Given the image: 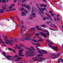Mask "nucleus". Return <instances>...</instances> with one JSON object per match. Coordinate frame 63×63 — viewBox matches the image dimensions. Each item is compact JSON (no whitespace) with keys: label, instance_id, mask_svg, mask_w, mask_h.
Wrapping results in <instances>:
<instances>
[{"label":"nucleus","instance_id":"38","mask_svg":"<svg viewBox=\"0 0 63 63\" xmlns=\"http://www.w3.org/2000/svg\"><path fill=\"white\" fill-rule=\"evenodd\" d=\"M16 10V9H10L9 10V11H13L14 10Z\"/></svg>","mask_w":63,"mask_h":63},{"label":"nucleus","instance_id":"46","mask_svg":"<svg viewBox=\"0 0 63 63\" xmlns=\"http://www.w3.org/2000/svg\"><path fill=\"white\" fill-rule=\"evenodd\" d=\"M32 13H33V12H34V9L33 8H32Z\"/></svg>","mask_w":63,"mask_h":63},{"label":"nucleus","instance_id":"40","mask_svg":"<svg viewBox=\"0 0 63 63\" xmlns=\"http://www.w3.org/2000/svg\"><path fill=\"white\" fill-rule=\"evenodd\" d=\"M38 52L39 53H42V52H41V51L40 50H39Z\"/></svg>","mask_w":63,"mask_h":63},{"label":"nucleus","instance_id":"6","mask_svg":"<svg viewBox=\"0 0 63 63\" xmlns=\"http://www.w3.org/2000/svg\"><path fill=\"white\" fill-rule=\"evenodd\" d=\"M39 33L40 34H42V36H43L44 37H45V38H46L47 36L44 34V33H43V32H39Z\"/></svg>","mask_w":63,"mask_h":63},{"label":"nucleus","instance_id":"34","mask_svg":"<svg viewBox=\"0 0 63 63\" xmlns=\"http://www.w3.org/2000/svg\"><path fill=\"white\" fill-rule=\"evenodd\" d=\"M31 37V36H29V35H28L27 36V38H28L29 39H28V40H30V38H29V37Z\"/></svg>","mask_w":63,"mask_h":63},{"label":"nucleus","instance_id":"21","mask_svg":"<svg viewBox=\"0 0 63 63\" xmlns=\"http://www.w3.org/2000/svg\"><path fill=\"white\" fill-rule=\"evenodd\" d=\"M47 16L49 18V19L51 18V16L49 15H47Z\"/></svg>","mask_w":63,"mask_h":63},{"label":"nucleus","instance_id":"32","mask_svg":"<svg viewBox=\"0 0 63 63\" xmlns=\"http://www.w3.org/2000/svg\"><path fill=\"white\" fill-rule=\"evenodd\" d=\"M12 6L11 5L10 6V7H8V9H12L13 7H12Z\"/></svg>","mask_w":63,"mask_h":63},{"label":"nucleus","instance_id":"58","mask_svg":"<svg viewBox=\"0 0 63 63\" xmlns=\"http://www.w3.org/2000/svg\"><path fill=\"white\" fill-rule=\"evenodd\" d=\"M49 12L51 14H52V12L51 11H49Z\"/></svg>","mask_w":63,"mask_h":63},{"label":"nucleus","instance_id":"24","mask_svg":"<svg viewBox=\"0 0 63 63\" xmlns=\"http://www.w3.org/2000/svg\"><path fill=\"white\" fill-rule=\"evenodd\" d=\"M44 4H40V6L41 7H44Z\"/></svg>","mask_w":63,"mask_h":63},{"label":"nucleus","instance_id":"39","mask_svg":"<svg viewBox=\"0 0 63 63\" xmlns=\"http://www.w3.org/2000/svg\"><path fill=\"white\" fill-rule=\"evenodd\" d=\"M42 39H43V38H40V39H39V40H38V41H40V42H41V41H42V40H41Z\"/></svg>","mask_w":63,"mask_h":63},{"label":"nucleus","instance_id":"43","mask_svg":"<svg viewBox=\"0 0 63 63\" xmlns=\"http://www.w3.org/2000/svg\"><path fill=\"white\" fill-rule=\"evenodd\" d=\"M21 9L22 11H23V10H24V8H21Z\"/></svg>","mask_w":63,"mask_h":63},{"label":"nucleus","instance_id":"55","mask_svg":"<svg viewBox=\"0 0 63 63\" xmlns=\"http://www.w3.org/2000/svg\"><path fill=\"white\" fill-rule=\"evenodd\" d=\"M21 27L23 28H24V26H23V25H22L21 26Z\"/></svg>","mask_w":63,"mask_h":63},{"label":"nucleus","instance_id":"9","mask_svg":"<svg viewBox=\"0 0 63 63\" xmlns=\"http://www.w3.org/2000/svg\"><path fill=\"white\" fill-rule=\"evenodd\" d=\"M53 48L54 49V50H56V51H57V50H58V47L57 46L55 47V46H53Z\"/></svg>","mask_w":63,"mask_h":63},{"label":"nucleus","instance_id":"42","mask_svg":"<svg viewBox=\"0 0 63 63\" xmlns=\"http://www.w3.org/2000/svg\"><path fill=\"white\" fill-rule=\"evenodd\" d=\"M22 58L21 57H19L18 58V59H22Z\"/></svg>","mask_w":63,"mask_h":63},{"label":"nucleus","instance_id":"1","mask_svg":"<svg viewBox=\"0 0 63 63\" xmlns=\"http://www.w3.org/2000/svg\"><path fill=\"white\" fill-rule=\"evenodd\" d=\"M26 48L27 49H29L30 50V51H25V52L26 54L28 55H30L31 54H33L34 52V51H33L32 49L29 48L28 47Z\"/></svg>","mask_w":63,"mask_h":63},{"label":"nucleus","instance_id":"51","mask_svg":"<svg viewBox=\"0 0 63 63\" xmlns=\"http://www.w3.org/2000/svg\"><path fill=\"white\" fill-rule=\"evenodd\" d=\"M30 18L31 20H32V19H33V18H32V17H30Z\"/></svg>","mask_w":63,"mask_h":63},{"label":"nucleus","instance_id":"23","mask_svg":"<svg viewBox=\"0 0 63 63\" xmlns=\"http://www.w3.org/2000/svg\"><path fill=\"white\" fill-rule=\"evenodd\" d=\"M42 11H44V10H45V11H47V9H46L45 8H42Z\"/></svg>","mask_w":63,"mask_h":63},{"label":"nucleus","instance_id":"33","mask_svg":"<svg viewBox=\"0 0 63 63\" xmlns=\"http://www.w3.org/2000/svg\"><path fill=\"white\" fill-rule=\"evenodd\" d=\"M18 56L16 55L14 57V58H16V57H18Z\"/></svg>","mask_w":63,"mask_h":63},{"label":"nucleus","instance_id":"10","mask_svg":"<svg viewBox=\"0 0 63 63\" xmlns=\"http://www.w3.org/2000/svg\"><path fill=\"white\" fill-rule=\"evenodd\" d=\"M36 15L34 13H32V14L30 15V16H32V17H35V16Z\"/></svg>","mask_w":63,"mask_h":63},{"label":"nucleus","instance_id":"14","mask_svg":"<svg viewBox=\"0 0 63 63\" xmlns=\"http://www.w3.org/2000/svg\"><path fill=\"white\" fill-rule=\"evenodd\" d=\"M42 51H43V52L44 53H45V54H47V52L45 50H42Z\"/></svg>","mask_w":63,"mask_h":63},{"label":"nucleus","instance_id":"56","mask_svg":"<svg viewBox=\"0 0 63 63\" xmlns=\"http://www.w3.org/2000/svg\"><path fill=\"white\" fill-rule=\"evenodd\" d=\"M25 12L26 13H28V11H26V10L25 11Z\"/></svg>","mask_w":63,"mask_h":63},{"label":"nucleus","instance_id":"3","mask_svg":"<svg viewBox=\"0 0 63 63\" xmlns=\"http://www.w3.org/2000/svg\"><path fill=\"white\" fill-rule=\"evenodd\" d=\"M6 58L7 59H8L9 60H13V57L9 55H7L5 56Z\"/></svg>","mask_w":63,"mask_h":63},{"label":"nucleus","instance_id":"18","mask_svg":"<svg viewBox=\"0 0 63 63\" xmlns=\"http://www.w3.org/2000/svg\"><path fill=\"white\" fill-rule=\"evenodd\" d=\"M25 8H27L28 9H30V7H29V6L27 5L26 6H25Z\"/></svg>","mask_w":63,"mask_h":63},{"label":"nucleus","instance_id":"52","mask_svg":"<svg viewBox=\"0 0 63 63\" xmlns=\"http://www.w3.org/2000/svg\"><path fill=\"white\" fill-rule=\"evenodd\" d=\"M17 19L18 20V21H20V20H19V18H17Z\"/></svg>","mask_w":63,"mask_h":63},{"label":"nucleus","instance_id":"35","mask_svg":"<svg viewBox=\"0 0 63 63\" xmlns=\"http://www.w3.org/2000/svg\"><path fill=\"white\" fill-rule=\"evenodd\" d=\"M42 60H41V61H44L45 60V58H42V59H41Z\"/></svg>","mask_w":63,"mask_h":63},{"label":"nucleus","instance_id":"11","mask_svg":"<svg viewBox=\"0 0 63 63\" xmlns=\"http://www.w3.org/2000/svg\"><path fill=\"white\" fill-rule=\"evenodd\" d=\"M37 7H38L39 11H40V12H41V13L43 15H44V13H43V11H42V10H41V9L40 8V7H39V5H38L37 4Z\"/></svg>","mask_w":63,"mask_h":63},{"label":"nucleus","instance_id":"27","mask_svg":"<svg viewBox=\"0 0 63 63\" xmlns=\"http://www.w3.org/2000/svg\"><path fill=\"white\" fill-rule=\"evenodd\" d=\"M23 51V50H22V49H21V50L19 51V52L21 53V52H22V51Z\"/></svg>","mask_w":63,"mask_h":63},{"label":"nucleus","instance_id":"16","mask_svg":"<svg viewBox=\"0 0 63 63\" xmlns=\"http://www.w3.org/2000/svg\"><path fill=\"white\" fill-rule=\"evenodd\" d=\"M36 28L38 30H41V29L39 28L38 26H36Z\"/></svg>","mask_w":63,"mask_h":63},{"label":"nucleus","instance_id":"44","mask_svg":"<svg viewBox=\"0 0 63 63\" xmlns=\"http://www.w3.org/2000/svg\"><path fill=\"white\" fill-rule=\"evenodd\" d=\"M49 29L50 30H52L53 31H55V30H53V29H51L50 28V29Z\"/></svg>","mask_w":63,"mask_h":63},{"label":"nucleus","instance_id":"63","mask_svg":"<svg viewBox=\"0 0 63 63\" xmlns=\"http://www.w3.org/2000/svg\"><path fill=\"white\" fill-rule=\"evenodd\" d=\"M59 15H57V17H59Z\"/></svg>","mask_w":63,"mask_h":63},{"label":"nucleus","instance_id":"31","mask_svg":"<svg viewBox=\"0 0 63 63\" xmlns=\"http://www.w3.org/2000/svg\"><path fill=\"white\" fill-rule=\"evenodd\" d=\"M32 41L34 42H36V43H37V41H36L34 39H32Z\"/></svg>","mask_w":63,"mask_h":63},{"label":"nucleus","instance_id":"19","mask_svg":"<svg viewBox=\"0 0 63 63\" xmlns=\"http://www.w3.org/2000/svg\"><path fill=\"white\" fill-rule=\"evenodd\" d=\"M43 55L42 54H38L37 55V57H39L40 56H42Z\"/></svg>","mask_w":63,"mask_h":63},{"label":"nucleus","instance_id":"29","mask_svg":"<svg viewBox=\"0 0 63 63\" xmlns=\"http://www.w3.org/2000/svg\"><path fill=\"white\" fill-rule=\"evenodd\" d=\"M41 26L42 27H46V25H42Z\"/></svg>","mask_w":63,"mask_h":63},{"label":"nucleus","instance_id":"8","mask_svg":"<svg viewBox=\"0 0 63 63\" xmlns=\"http://www.w3.org/2000/svg\"><path fill=\"white\" fill-rule=\"evenodd\" d=\"M57 61H59L58 62V63H59L60 62H63V60L62 58H60Z\"/></svg>","mask_w":63,"mask_h":63},{"label":"nucleus","instance_id":"25","mask_svg":"<svg viewBox=\"0 0 63 63\" xmlns=\"http://www.w3.org/2000/svg\"><path fill=\"white\" fill-rule=\"evenodd\" d=\"M1 1L3 3H5L6 2V0H1Z\"/></svg>","mask_w":63,"mask_h":63},{"label":"nucleus","instance_id":"12","mask_svg":"<svg viewBox=\"0 0 63 63\" xmlns=\"http://www.w3.org/2000/svg\"><path fill=\"white\" fill-rule=\"evenodd\" d=\"M35 55H36V54H33L32 55H30L28 56V55L26 56V57H28L29 56H30V57H32V56H35Z\"/></svg>","mask_w":63,"mask_h":63},{"label":"nucleus","instance_id":"2","mask_svg":"<svg viewBox=\"0 0 63 63\" xmlns=\"http://www.w3.org/2000/svg\"><path fill=\"white\" fill-rule=\"evenodd\" d=\"M17 41V40H16V39H15L14 40H8L6 41V42L5 43L6 44H9L10 43H13L14 42H16Z\"/></svg>","mask_w":63,"mask_h":63},{"label":"nucleus","instance_id":"49","mask_svg":"<svg viewBox=\"0 0 63 63\" xmlns=\"http://www.w3.org/2000/svg\"><path fill=\"white\" fill-rule=\"evenodd\" d=\"M51 15V16H54V14H52Z\"/></svg>","mask_w":63,"mask_h":63},{"label":"nucleus","instance_id":"7","mask_svg":"<svg viewBox=\"0 0 63 63\" xmlns=\"http://www.w3.org/2000/svg\"><path fill=\"white\" fill-rule=\"evenodd\" d=\"M29 38L28 37H25L24 38H22L20 39V40L21 41H23L24 40H26V41H27L29 40Z\"/></svg>","mask_w":63,"mask_h":63},{"label":"nucleus","instance_id":"54","mask_svg":"<svg viewBox=\"0 0 63 63\" xmlns=\"http://www.w3.org/2000/svg\"><path fill=\"white\" fill-rule=\"evenodd\" d=\"M60 54H58L57 55V56H59V55H60Z\"/></svg>","mask_w":63,"mask_h":63},{"label":"nucleus","instance_id":"37","mask_svg":"<svg viewBox=\"0 0 63 63\" xmlns=\"http://www.w3.org/2000/svg\"><path fill=\"white\" fill-rule=\"evenodd\" d=\"M52 25H53V26H54V27H55V28H57V26H55V25H54V24H52Z\"/></svg>","mask_w":63,"mask_h":63},{"label":"nucleus","instance_id":"60","mask_svg":"<svg viewBox=\"0 0 63 63\" xmlns=\"http://www.w3.org/2000/svg\"><path fill=\"white\" fill-rule=\"evenodd\" d=\"M36 35L37 36V37H39V35H38V34L37 33H36Z\"/></svg>","mask_w":63,"mask_h":63},{"label":"nucleus","instance_id":"30","mask_svg":"<svg viewBox=\"0 0 63 63\" xmlns=\"http://www.w3.org/2000/svg\"><path fill=\"white\" fill-rule=\"evenodd\" d=\"M3 55H4V56H6V53L5 52H2Z\"/></svg>","mask_w":63,"mask_h":63},{"label":"nucleus","instance_id":"62","mask_svg":"<svg viewBox=\"0 0 63 63\" xmlns=\"http://www.w3.org/2000/svg\"><path fill=\"white\" fill-rule=\"evenodd\" d=\"M15 4H13L11 5L12 6H15Z\"/></svg>","mask_w":63,"mask_h":63},{"label":"nucleus","instance_id":"28","mask_svg":"<svg viewBox=\"0 0 63 63\" xmlns=\"http://www.w3.org/2000/svg\"><path fill=\"white\" fill-rule=\"evenodd\" d=\"M8 49L10 51H12L13 50V49L9 48H8Z\"/></svg>","mask_w":63,"mask_h":63},{"label":"nucleus","instance_id":"50","mask_svg":"<svg viewBox=\"0 0 63 63\" xmlns=\"http://www.w3.org/2000/svg\"><path fill=\"white\" fill-rule=\"evenodd\" d=\"M0 13H3L4 12V11L2 10L1 11H0Z\"/></svg>","mask_w":63,"mask_h":63},{"label":"nucleus","instance_id":"26","mask_svg":"<svg viewBox=\"0 0 63 63\" xmlns=\"http://www.w3.org/2000/svg\"><path fill=\"white\" fill-rule=\"evenodd\" d=\"M26 6V5H25V4H22L21 5V6L22 7H25V6Z\"/></svg>","mask_w":63,"mask_h":63},{"label":"nucleus","instance_id":"22","mask_svg":"<svg viewBox=\"0 0 63 63\" xmlns=\"http://www.w3.org/2000/svg\"><path fill=\"white\" fill-rule=\"evenodd\" d=\"M31 29H32V31H34L35 30H36V29H35V28H31Z\"/></svg>","mask_w":63,"mask_h":63},{"label":"nucleus","instance_id":"64","mask_svg":"<svg viewBox=\"0 0 63 63\" xmlns=\"http://www.w3.org/2000/svg\"><path fill=\"white\" fill-rule=\"evenodd\" d=\"M6 11L7 12H9V10H6Z\"/></svg>","mask_w":63,"mask_h":63},{"label":"nucleus","instance_id":"41","mask_svg":"<svg viewBox=\"0 0 63 63\" xmlns=\"http://www.w3.org/2000/svg\"><path fill=\"white\" fill-rule=\"evenodd\" d=\"M48 45L49 46V47H50L52 48V46L50 45H49V44H48Z\"/></svg>","mask_w":63,"mask_h":63},{"label":"nucleus","instance_id":"48","mask_svg":"<svg viewBox=\"0 0 63 63\" xmlns=\"http://www.w3.org/2000/svg\"><path fill=\"white\" fill-rule=\"evenodd\" d=\"M44 7H47V5L46 4H44Z\"/></svg>","mask_w":63,"mask_h":63},{"label":"nucleus","instance_id":"47","mask_svg":"<svg viewBox=\"0 0 63 63\" xmlns=\"http://www.w3.org/2000/svg\"><path fill=\"white\" fill-rule=\"evenodd\" d=\"M21 29L22 32H23V30L22 29V28H21Z\"/></svg>","mask_w":63,"mask_h":63},{"label":"nucleus","instance_id":"17","mask_svg":"<svg viewBox=\"0 0 63 63\" xmlns=\"http://www.w3.org/2000/svg\"><path fill=\"white\" fill-rule=\"evenodd\" d=\"M21 15L22 16H25L26 14H25V13L24 12H22L21 13Z\"/></svg>","mask_w":63,"mask_h":63},{"label":"nucleus","instance_id":"5","mask_svg":"<svg viewBox=\"0 0 63 63\" xmlns=\"http://www.w3.org/2000/svg\"><path fill=\"white\" fill-rule=\"evenodd\" d=\"M17 49L20 48V47H24V45L23 44H21L20 45V47L18 46L17 45H15Z\"/></svg>","mask_w":63,"mask_h":63},{"label":"nucleus","instance_id":"57","mask_svg":"<svg viewBox=\"0 0 63 63\" xmlns=\"http://www.w3.org/2000/svg\"><path fill=\"white\" fill-rule=\"evenodd\" d=\"M11 43L13 42H10L9 44H10V45H12V44Z\"/></svg>","mask_w":63,"mask_h":63},{"label":"nucleus","instance_id":"20","mask_svg":"<svg viewBox=\"0 0 63 63\" xmlns=\"http://www.w3.org/2000/svg\"><path fill=\"white\" fill-rule=\"evenodd\" d=\"M2 8L3 9H4V10H5V9H7V8H6V6L5 5H4V7L2 6Z\"/></svg>","mask_w":63,"mask_h":63},{"label":"nucleus","instance_id":"13","mask_svg":"<svg viewBox=\"0 0 63 63\" xmlns=\"http://www.w3.org/2000/svg\"><path fill=\"white\" fill-rule=\"evenodd\" d=\"M19 55V56H24V55H22V54L21 53L19 52L18 53Z\"/></svg>","mask_w":63,"mask_h":63},{"label":"nucleus","instance_id":"45","mask_svg":"<svg viewBox=\"0 0 63 63\" xmlns=\"http://www.w3.org/2000/svg\"><path fill=\"white\" fill-rule=\"evenodd\" d=\"M12 50L14 52V53H16V51H15V50Z\"/></svg>","mask_w":63,"mask_h":63},{"label":"nucleus","instance_id":"36","mask_svg":"<svg viewBox=\"0 0 63 63\" xmlns=\"http://www.w3.org/2000/svg\"><path fill=\"white\" fill-rule=\"evenodd\" d=\"M27 0H22V3H24V1H26Z\"/></svg>","mask_w":63,"mask_h":63},{"label":"nucleus","instance_id":"4","mask_svg":"<svg viewBox=\"0 0 63 63\" xmlns=\"http://www.w3.org/2000/svg\"><path fill=\"white\" fill-rule=\"evenodd\" d=\"M50 58H52L53 59H56L57 58V57L56 56V54H52V55L50 56Z\"/></svg>","mask_w":63,"mask_h":63},{"label":"nucleus","instance_id":"15","mask_svg":"<svg viewBox=\"0 0 63 63\" xmlns=\"http://www.w3.org/2000/svg\"><path fill=\"white\" fill-rule=\"evenodd\" d=\"M46 42H47L48 43H49L51 45H52L53 44V43H51L50 42H49V40H47V41Z\"/></svg>","mask_w":63,"mask_h":63},{"label":"nucleus","instance_id":"61","mask_svg":"<svg viewBox=\"0 0 63 63\" xmlns=\"http://www.w3.org/2000/svg\"><path fill=\"white\" fill-rule=\"evenodd\" d=\"M54 20L55 21H56V18H54Z\"/></svg>","mask_w":63,"mask_h":63},{"label":"nucleus","instance_id":"59","mask_svg":"<svg viewBox=\"0 0 63 63\" xmlns=\"http://www.w3.org/2000/svg\"><path fill=\"white\" fill-rule=\"evenodd\" d=\"M16 0H14V2L15 3H16Z\"/></svg>","mask_w":63,"mask_h":63},{"label":"nucleus","instance_id":"53","mask_svg":"<svg viewBox=\"0 0 63 63\" xmlns=\"http://www.w3.org/2000/svg\"><path fill=\"white\" fill-rule=\"evenodd\" d=\"M21 23H22V24H23V21H21Z\"/></svg>","mask_w":63,"mask_h":63}]
</instances>
